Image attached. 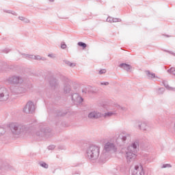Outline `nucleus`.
<instances>
[{"mask_svg": "<svg viewBox=\"0 0 175 175\" xmlns=\"http://www.w3.org/2000/svg\"><path fill=\"white\" fill-rule=\"evenodd\" d=\"M107 23H120L121 22V19L109 16L107 18Z\"/></svg>", "mask_w": 175, "mask_h": 175, "instance_id": "nucleus-17", "label": "nucleus"}, {"mask_svg": "<svg viewBox=\"0 0 175 175\" xmlns=\"http://www.w3.org/2000/svg\"><path fill=\"white\" fill-rule=\"evenodd\" d=\"M50 2H54V0H49Z\"/></svg>", "mask_w": 175, "mask_h": 175, "instance_id": "nucleus-43", "label": "nucleus"}, {"mask_svg": "<svg viewBox=\"0 0 175 175\" xmlns=\"http://www.w3.org/2000/svg\"><path fill=\"white\" fill-rule=\"evenodd\" d=\"M140 142L138 139L133 141L125 150V157L128 163L133 162L136 159V154L139 151Z\"/></svg>", "mask_w": 175, "mask_h": 175, "instance_id": "nucleus-2", "label": "nucleus"}, {"mask_svg": "<svg viewBox=\"0 0 175 175\" xmlns=\"http://www.w3.org/2000/svg\"><path fill=\"white\" fill-rule=\"evenodd\" d=\"M115 116H117V111H109L103 114L104 118H110V117H114Z\"/></svg>", "mask_w": 175, "mask_h": 175, "instance_id": "nucleus-14", "label": "nucleus"}, {"mask_svg": "<svg viewBox=\"0 0 175 175\" xmlns=\"http://www.w3.org/2000/svg\"><path fill=\"white\" fill-rule=\"evenodd\" d=\"M106 73V69H102L98 72L99 75H105Z\"/></svg>", "mask_w": 175, "mask_h": 175, "instance_id": "nucleus-30", "label": "nucleus"}, {"mask_svg": "<svg viewBox=\"0 0 175 175\" xmlns=\"http://www.w3.org/2000/svg\"><path fill=\"white\" fill-rule=\"evenodd\" d=\"M101 85H109V82H101Z\"/></svg>", "mask_w": 175, "mask_h": 175, "instance_id": "nucleus-37", "label": "nucleus"}, {"mask_svg": "<svg viewBox=\"0 0 175 175\" xmlns=\"http://www.w3.org/2000/svg\"><path fill=\"white\" fill-rule=\"evenodd\" d=\"M119 68H122V69L126 70V72H129V70L132 69V66L125 63H122L119 65Z\"/></svg>", "mask_w": 175, "mask_h": 175, "instance_id": "nucleus-16", "label": "nucleus"}, {"mask_svg": "<svg viewBox=\"0 0 175 175\" xmlns=\"http://www.w3.org/2000/svg\"><path fill=\"white\" fill-rule=\"evenodd\" d=\"M10 14H13V16H17V13L16 12L10 11Z\"/></svg>", "mask_w": 175, "mask_h": 175, "instance_id": "nucleus-38", "label": "nucleus"}, {"mask_svg": "<svg viewBox=\"0 0 175 175\" xmlns=\"http://www.w3.org/2000/svg\"><path fill=\"white\" fill-rule=\"evenodd\" d=\"M3 12H4V13H9V14H10V10H3Z\"/></svg>", "mask_w": 175, "mask_h": 175, "instance_id": "nucleus-40", "label": "nucleus"}, {"mask_svg": "<svg viewBox=\"0 0 175 175\" xmlns=\"http://www.w3.org/2000/svg\"><path fill=\"white\" fill-rule=\"evenodd\" d=\"M35 111V105L33 102L29 101L27 103L25 107L23 108V112L26 114H32Z\"/></svg>", "mask_w": 175, "mask_h": 175, "instance_id": "nucleus-6", "label": "nucleus"}, {"mask_svg": "<svg viewBox=\"0 0 175 175\" xmlns=\"http://www.w3.org/2000/svg\"><path fill=\"white\" fill-rule=\"evenodd\" d=\"M67 46L66 44H65V42H62L61 43V49H62L63 50H65V49H66Z\"/></svg>", "mask_w": 175, "mask_h": 175, "instance_id": "nucleus-29", "label": "nucleus"}, {"mask_svg": "<svg viewBox=\"0 0 175 175\" xmlns=\"http://www.w3.org/2000/svg\"><path fill=\"white\" fill-rule=\"evenodd\" d=\"M164 51H165V53H169L170 54H172V55H174V56H175V53H173V52H172V51H167V50H164Z\"/></svg>", "mask_w": 175, "mask_h": 175, "instance_id": "nucleus-34", "label": "nucleus"}, {"mask_svg": "<svg viewBox=\"0 0 175 175\" xmlns=\"http://www.w3.org/2000/svg\"><path fill=\"white\" fill-rule=\"evenodd\" d=\"M71 98L75 105H81V103H83V97L80 96V95H79L77 93L73 94Z\"/></svg>", "mask_w": 175, "mask_h": 175, "instance_id": "nucleus-10", "label": "nucleus"}, {"mask_svg": "<svg viewBox=\"0 0 175 175\" xmlns=\"http://www.w3.org/2000/svg\"><path fill=\"white\" fill-rule=\"evenodd\" d=\"M103 117V113L98 111H92L88 114V118L90 120H98V118H102Z\"/></svg>", "mask_w": 175, "mask_h": 175, "instance_id": "nucleus-9", "label": "nucleus"}, {"mask_svg": "<svg viewBox=\"0 0 175 175\" xmlns=\"http://www.w3.org/2000/svg\"><path fill=\"white\" fill-rule=\"evenodd\" d=\"M170 167V164H164L163 165V168H166V167Z\"/></svg>", "mask_w": 175, "mask_h": 175, "instance_id": "nucleus-36", "label": "nucleus"}, {"mask_svg": "<svg viewBox=\"0 0 175 175\" xmlns=\"http://www.w3.org/2000/svg\"><path fill=\"white\" fill-rule=\"evenodd\" d=\"M100 154V147L96 146H92L89 147L86 151V158H88V159H90V161H91V162H93V163H95L96 162H98L99 163H105L106 162L105 157H102L101 153V155L99 158Z\"/></svg>", "mask_w": 175, "mask_h": 175, "instance_id": "nucleus-1", "label": "nucleus"}, {"mask_svg": "<svg viewBox=\"0 0 175 175\" xmlns=\"http://www.w3.org/2000/svg\"><path fill=\"white\" fill-rule=\"evenodd\" d=\"M116 109H121L122 110L124 109L122 107L118 105H116Z\"/></svg>", "mask_w": 175, "mask_h": 175, "instance_id": "nucleus-39", "label": "nucleus"}, {"mask_svg": "<svg viewBox=\"0 0 175 175\" xmlns=\"http://www.w3.org/2000/svg\"><path fill=\"white\" fill-rule=\"evenodd\" d=\"M34 59H36V61H46L47 59L40 55H34Z\"/></svg>", "mask_w": 175, "mask_h": 175, "instance_id": "nucleus-22", "label": "nucleus"}, {"mask_svg": "<svg viewBox=\"0 0 175 175\" xmlns=\"http://www.w3.org/2000/svg\"><path fill=\"white\" fill-rule=\"evenodd\" d=\"M8 81L10 84H21L23 80L21 77L12 76L8 78Z\"/></svg>", "mask_w": 175, "mask_h": 175, "instance_id": "nucleus-7", "label": "nucleus"}, {"mask_svg": "<svg viewBox=\"0 0 175 175\" xmlns=\"http://www.w3.org/2000/svg\"><path fill=\"white\" fill-rule=\"evenodd\" d=\"M163 84L164 87H165V88H167V90H168L169 91H175V88L169 86V85L167 84V82H166L165 81L163 82Z\"/></svg>", "mask_w": 175, "mask_h": 175, "instance_id": "nucleus-19", "label": "nucleus"}, {"mask_svg": "<svg viewBox=\"0 0 175 175\" xmlns=\"http://www.w3.org/2000/svg\"><path fill=\"white\" fill-rule=\"evenodd\" d=\"M5 129L1 127L0 128V136H3V135H5Z\"/></svg>", "mask_w": 175, "mask_h": 175, "instance_id": "nucleus-28", "label": "nucleus"}, {"mask_svg": "<svg viewBox=\"0 0 175 175\" xmlns=\"http://www.w3.org/2000/svg\"><path fill=\"white\" fill-rule=\"evenodd\" d=\"M54 148H55V146L54 145H51L48 146V150H54Z\"/></svg>", "mask_w": 175, "mask_h": 175, "instance_id": "nucleus-31", "label": "nucleus"}, {"mask_svg": "<svg viewBox=\"0 0 175 175\" xmlns=\"http://www.w3.org/2000/svg\"><path fill=\"white\" fill-rule=\"evenodd\" d=\"M120 171L125 172V170H122V167L120 168Z\"/></svg>", "mask_w": 175, "mask_h": 175, "instance_id": "nucleus-42", "label": "nucleus"}, {"mask_svg": "<svg viewBox=\"0 0 175 175\" xmlns=\"http://www.w3.org/2000/svg\"><path fill=\"white\" fill-rule=\"evenodd\" d=\"M48 57H49L50 58H55V55H54V54H49Z\"/></svg>", "mask_w": 175, "mask_h": 175, "instance_id": "nucleus-35", "label": "nucleus"}, {"mask_svg": "<svg viewBox=\"0 0 175 175\" xmlns=\"http://www.w3.org/2000/svg\"><path fill=\"white\" fill-rule=\"evenodd\" d=\"M24 58H27V59H34L35 55H28V54H23Z\"/></svg>", "mask_w": 175, "mask_h": 175, "instance_id": "nucleus-23", "label": "nucleus"}, {"mask_svg": "<svg viewBox=\"0 0 175 175\" xmlns=\"http://www.w3.org/2000/svg\"><path fill=\"white\" fill-rule=\"evenodd\" d=\"M40 166H41V167H44V169H49V164L43 162V161H40L39 163Z\"/></svg>", "mask_w": 175, "mask_h": 175, "instance_id": "nucleus-25", "label": "nucleus"}, {"mask_svg": "<svg viewBox=\"0 0 175 175\" xmlns=\"http://www.w3.org/2000/svg\"><path fill=\"white\" fill-rule=\"evenodd\" d=\"M117 151V146L113 141H107L103 145V150L102 152L101 157H104V159L106 160L107 155Z\"/></svg>", "mask_w": 175, "mask_h": 175, "instance_id": "nucleus-3", "label": "nucleus"}, {"mask_svg": "<svg viewBox=\"0 0 175 175\" xmlns=\"http://www.w3.org/2000/svg\"><path fill=\"white\" fill-rule=\"evenodd\" d=\"M78 46H80L81 47H83V49H85L87 47V44L84 42H78Z\"/></svg>", "mask_w": 175, "mask_h": 175, "instance_id": "nucleus-26", "label": "nucleus"}, {"mask_svg": "<svg viewBox=\"0 0 175 175\" xmlns=\"http://www.w3.org/2000/svg\"><path fill=\"white\" fill-rule=\"evenodd\" d=\"M10 49H9L8 48H6L3 50V53H5L6 54H8V53H10Z\"/></svg>", "mask_w": 175, "mask_h": 175, "instance_id": "nucleus-32", "label": "nucleus"}, {"mask_svg": "<svg viewBox=\"0 0 175 175\" xmlns=\"http://www.w3.org/2000/svg\"><path fill=\"white\" fill-rule=\"evenodd\" d=\"M163 92H165V88H159L157 91V94H163Z\"/></svg>", "mask_w": 175, "mask_h": 175, "instance_id": "nucleus-27", "label": "nucleus"}, {"mask_svg": "<svg viewBox=\"0 0 175 175\" xmlns=\"http://www.w3.org/2000/svg\"><path fill=\"white\" fill-rule=\"evenodd\" d=\"M130 138H131V134L125 131H123L120 133L118 140L120 139L123 143H125V142H126V139H130Z\"/></svg>", "mask_w": 175, "mask_h": 175, "instance_id": "nucleus-11", "label": "nucleus"}, {"mask_svg": "<svg viewBox=\"0 0 175 175\" xmlns=\"http://www.w3.org/2000/svg\"><path fill=\"white\" fill-rule=\"evenodd\" d=\"M10 94L6 88H0V102H6L10 98Z\"/></svg>", "mask_w": 175, "mask_h": 175, "instance_id": "nucleus-5", "label": "nucleus"}, {"mask_svg": "<svg viewBox=\"0 0 175 175\" xmlns=\"http://www.w3.org/2000/svg\"><path fill=\"white\" fill-rule=\"evenodd\" d=\"M133 175H146L143 165L141 164L135 165L134 167Z\"/></svg>", "mask_w": 175, "mask_h": 175, "instance_id": "nucleus-8", "label": "nucleus"}, {"mask_svg": "<svg viewBox=\"0 0 175 175\" xmlns=\"http://www.w3.org/2000/svg\"><path fill=\"white\" fill-rule=\"evenodd\" d=\"M25 23H29V21L27 18H25V21H23Z\"/></svg>", "mask_w": 175, "mask_h": 175, "instance_id": "nucleus-41", "label": "nucleus"}, {"mask_svg": "<svg viewBox=\"0 0 175 175\" xmlns=\"http://www.w3.org/2000/svg\"><path fill=\"white\" fill-rule=\"evenodd\" d=\"M146 75L148 76V77L149 79H155L157 77L155 76V73L151 72H150L148 70L146 72Z\"/></svg>", "mask_w": 175, "mask_h": 175, "instance_id": "nucleus-20", "label": "nucleus"}, {"mask_svg": "<svg viewBox=\"0 0 175 175\" xmlns=\"http://www.w3.org/2000/svg\"><path fill=\"white\" fill-rule=\"evenodd\" d=\"M64 64H66V65H68V66H70L71 68H75V66H76V64L71 63L68 60H64Z\"/></svg>", "mask_w": 175, "mask_h": 175, "instance_id": "nucleus-24", "label": "nucleus"}, {"mask_svg": "<svg viewBox=\"0 0 175 175\" xmlns=\"http://www.w3.org/2000/svg\"><path fill=\"white\" fill-rule=\"evenodd\" d=\"M48 133H50V131L42 127L36 131V135H37V136H47Z\"/></svg>", "mask_w": 175, "mask_h": 175, "instance_id": "nucleus-12", "label": "nucleus"}, {"mask_svg": "<svg viewBox=\"0 0 175 175\" xmlns=\"http://www.w3.org/2000/svg\"><path fill=\"white\" fill-rule=\"evenodd\" d=\"M58 84V81H57V79L52 78L50 81V85L51 87H55L56 85H57Z\"/></svg>", "mask_w": 175, "mask_h": 175, "instance_id": "nucleus-18", "label": "nucleus"}, {"mask_svg": "<svg viewBox=\"0 0 175 175\" xmlns=\"http://www.w3.org/2000/svg\"><path fill=\"white\" fill-rule=\"evenodd\" d=\"M12 92H14V94H23L24 92H25V88L21 87V86H15L14 88H13L12 89H11Z\"/></svg>", "mask_w": 175, "mask_h": 175, "instance_id": "nucleus-13", "label": "nucleus"}, {"mask_svg": "<svg viewBox=\"0 0 175 175\" xmlns=\"http://www.w3.org/2000/svg\"><path fill=\"white\" fill-rule=\"evenodd\" d=\"M18 18L21 21H25V17L24 16H19Z\"/></svg>", "mask_w": 175, "mask_h": 175, "instance_id": "nucleus-33", "label": "nucleus"}, {"mask_svg": "<svg viewBox=\"0 0 175 175\" xmlns=\"http://www.w3.org/2000/svg\"><path fill=\"white\" fill-rule=\"evenodd\" d=\"M10 128L13 135H21V133H27L28 131L27 126L18 123H11Z\"/></svg>", "mask_w": 175, "mask_h": 175, "instance_id": "nucleus-4", "label": "nucleus"}, {"mask_svg": "<svg viewBox=\"0 0 175 175\" xmlns=\"http://www.w3.org/2000/svg\"><path fill=\"white\" fill-rule=\"evenodd\" d=\"M64 94H69L70 92V85L65 84L64 88Z\"/></svg>", "mask_w": 175, "mask_h": 175, "instance_id": "nucleus-21", "label": "nucleus"}, {"mask_svg": "<svg viewBox=\"0 0 175 175\" xmlns=\"http://www.w3.org/2000/svg\"><path fill=\"white\" fill-rule=\"evenodd\" d=\"M138 128L141 131H147V129L148 128V122H142L141 124H139Z\"/></svg>", "mask_w": 175, "mask_h": 175, "instance_id": "nucleus-15", "label": "nucleus"}]
</instances>
